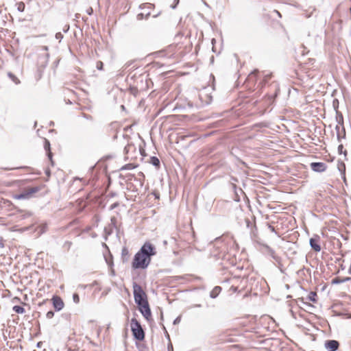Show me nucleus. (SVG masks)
<instances>
[{
	"label": "nucleus",
	"mask_w": 351,
	"mask_h": 351,
	"mask_svg": "<svg viewBox=\"0 0 351 351\" xmlns=\"http://www.w3.org/2000/svg\"><path fill=\"white\" fill-rule=\"evenodd\" d=\"M41 189V187L39 186L31 187L25 189L23 191H22L20 194L16 195V198L21 199H30L34 196V194L40 191Z\"/></svg>",
	"instance_id": "4"
},
{
	"label": "nucleus",
	"mask_w": 351,
	"mask_h": 351,
	"mask_svg": "<svg viewBox=\"0 0 351 351\" xmlns=\"http://www.w3.org/2000/svg\"><path fill=\"white\" fill-rule=\"evenodd\" d=\"M271 76V74L265 75L264 76V78H263V83H264L265 84L268 82V80L270 79Z\"/></svg>",
	"instance_id": "25"
},
{
	"label": "nucleus",
	"mask_w": 351,
	"mask_h": 351,
	"mask_svg": "<svg viewBox=\"0 0 351 351\" xmlns=\"http://www.w3.org/2000/svg\"><path fill=\"white\" fill-rule=\"evenodd\" d=\"M8 76L15 84H20V80L11 72L8 73Z\"/></svg>",
	"instance_id": "14"
},
{
	"label": "nucleus",
	"mask_w": 351,
	"mask_h": 351,
	"mask_svg": "<svg viewBox=\"0 0 351 351\" xmlns=\"http://www.w3.org/2000/svg\"><path fill=\"white\" fill-rule=\"evenodd\" d=\"M320 237L318 235H314L310 239L309 243L311 248L317 252L321 251V247L319 245Z\"/></svg>",
	"instance_id": "6"
},
{
	"label": "nucleus",
	"mask_w": 351,
	"mask_h": 351,
	"mask_svg": "<svg viewBox=\"0 0 351 351\" xmlns=\"http://www.w3.org/2000/svg\"><path fill=\"white\" fill-rule=\"evenodd\" d=\"M132 149H135L134 146L132 144H128L124 148V152L128 154Z\"/></svg>",
	"instance_id": "19"
},
{
	"label": "nucleus",
	"mask_w": 351,
	"mask_h": 351,
	"mask_svg": "<svg viewBox=\"0 0 351 351\" xmlns=\"http://www.w3.org/2000/svg\"><path fill=\"white\" fill-rule=\"evenodd\" d=\"M174 2L176 3V5H175L171 6V8H172L173 9L176 8V5H178V3H179V0H174Z\"/></svg>",
	"instance_id": "38"
},
{
	"label": "nucleus",
	"mask_w": 351,
	"mask_h": 351,
	"mask_svg": "<svg viewBox=\"0 0 351 351\" xmlns=\"http://www.w3.org/2000/svg\"><path fill=\"white\" fill-rule=\"evenodd\" d=\"M69 29V25H66L63 29V31L64 32H66Z\"/></svg>",
	"instance_id": "39"
},
{
	"label": "nucleus",
	"mask_w": 351,
	"mask_h": 351,
	"mask_svg": "<svg viewBox=\"0 0 351 351\" xmlns=\"http://www.w3.org/2000/svg\"><path fill=\"white\" fill-rule=\"evenodd\" d=\"M269 229L271 231V232H275V228L274 226H271V225H269Z\"/></svg>",
	"instance_id": "37"
},
{
	"label": "nucleus",
	"mask_w": 351,
	"mask_h": 351,
	"mask_svg": "<svg viewBox=\"0 0 351 351\" xmlns=\"http://www.w3.org/2000/svg\"><path fill=\"white\" fill-rule=\"evenodd\" d=\"M12 309L15 313L19 314H23V313H25L24 308L21 306H14Z\"/></svg>",
	"instance_id": "16"
},
{
	"label": "nucleus",
	"mask_w": 351,
	"mask_h": 351,
	"mask_svg": "<svg viewBox=\"0 0 351 351\" xmlns=\"http://www.w3.org/2000/svg\"><path fill=\"white\" fill-rule=\"evenodd\" d=\"M150 162L155 167H158L160 165V160L156 156L151 157Z\"/></svg>",
	"instance_id": "17"
},
{
	"label": "nucleus",
	"mask_w": 351,
	"mask_h": 351,
	"mask_svg": "<svg viewBox=\"0 0 351 351\" xmlns=\"http://www.w3.org/2000/svg\"><path fill=\"white\" fill-rule=\"evenodd\" d=\"M310 166L313 171L319 173L324 172L327 168L326 164L322 162H311Z\"/></svg>",
	"instance_id": "7"
},
{
	"label": "nucleus",
	"mask_w": 351,
	"mask_h": 351,
	"mask_svg": "<svg viewBox=\"0 0 351 351\" xmlns=\"http://www.w3.org/2000/svg\"><path fill=\"white\" fill-rule=\"evenodd\" d=\"M180 321H181V317H180V316H178V317H177L174 319V321H173V324H175V325H176V324H179V323L180 322Z\"/></svg>",
	"instance_id": "30"
},
{
	"label": "nucleus",
	"mask_w": 351,
	"mask_h": 351,
	"mask_svg": "<svg viewBox=\"0 0 351 351\" xmlns=\"http://www.w3.org/2000/svg\"><path fill=\"white\" fill-rule=\"evenodd\" d=\"M221 291V287L219 286L215 287L213 290L210 293V297L212 298H215L218 296Z\"/></svg>",
	"instance_id": "11"
},
{
	"label": "nucleus",
	"mask_w": 351,
	"mask_h": 351,
	"mask_svg": "<svg viewBox=\"0 0 351 351\" xmlns=\"http://www.w3.org/2000/svg\"><path fill=\"white\" fill-rule=\"evenodd\" d=\"M332 106L335 110V112H337V110H338V108H339V100L337 99H334L333 101H332Z\"/></svg>",
	"instance_id": "21"
},
{
	"label": "nucleus",
	"mask_w": 351,
	"mask_h": 351,
	"mask_svg": "<svg viewBox=\"0 0 351 351\" xmlns=\"http://www.w3.org/2000/svg\"><path fill=\"white\" fill-rule=\"evenodd\" d=\"M48 156H49V159L51 160V162L53 163V161H52V159H51L52 154H51V153L50 152L48 153Z\"/></svg>",
	"instance_id": "40"
},
{
	"label": "nucleus",
	"mask_w": 351,
	"mask_h": 351,
	"mask_svg": "<svg viewBox=\"0 0 351 351\" xmlns=\"http://www.w3.org/2000/svg\"><path fill=\"white\" fill-rule=\"evenodd\" d=\"M121 256L123 262H126L128 261V258L130 256L129 251L128 248L123 247L121 250Z\"/></svg>",
	"instance_id": "13"
},
{
	"label": "nucleus",
	"mask_w": 351,
	"mask_h": 351,
	"mask_svg": "<svg viewBox=\"0 0 351 351\" xmlns=\"http://www.w3.org/2000/svg\"><path fill=\"white\" fill-rule=\"evenodd\" d=\"M119 206V202H114V204H112L110 206V210H114V208H116L117 207H118Z\"/></svg>",
	"instance_id": "29"
},
{
	"label": "nucleus",
	"mask_w": 351,
	"mask_h": 351,
	"mask_svg": "<svg viewBox=\"0 0 351 351\" xmlns=\"http://www.w3.org/2000/svg\"><path fill=\"white\" fill-rule=\"evenodd\" d=\"M54 316V313L52 311H49L46 314V317L47 319H51Z\"/></svg>",
	"instance_id": "24"
},
{
	"label": "nucleus",
	"mask_w": 351,
	"mask_h": 351,
	"mask_svg": "<svg viewBox=\"0 0 351 351\" xmlns=\"http://www.w3.org/2000/svg\"><path fill=\"white\" fill-rule=\"evenodd\" d=\"M24 9H25V4L24 3H21L19 4V5H18V10L19 11L23 12Z\"/></svg>",
	"instance_id": "27"
},
{
	"label": "nucleus",
	"mask_w": 351,
	"mask_h": 351,
	"mask_svg": "<svg viewBox=\"0 0 351 351\" xmlns=\"http://www.w3.org/2000/svg\"><path fill=\"white\" fill-rule=\"evenodd\" d=\"M56 38L61 40L63 38V35L61 32H58L56 34Z\"/></svg>",
	"instance_id": "28"
},
{
	"label": "nucleus",
	"mask_w": 351,
	"mask_h": 351,
	"mask_svg": "<svg viewBox=\"0 0 351 351\" xmlns=\"http://www.w3.org/2000/svg\"><path fill=\"white\" fill-rule=\"evenodd\" d=\"M335 130L337 132V137L339 141H341L342 138H345L346 131L343 125H337L335 127Z\"/></svg>",
	"instance_id": "10"
},
{
	"label": "nucleus",
	"mask_w": 351,
	"mask_h": 351,
	"mask_svg": "<svg viewBox=\"0 0 351 351\" xmlns=\"http://www.w3.org/2000/svg\"><path fill=\"white\" fill-rule=\"evenodd\" d=\"M73 300L75 303H76V304L79 303V302H80L79 295L77 293H74L73 295Z\"/></svg>",
	"instance_id": "22"
},
{
	"label": "nucleus",
	"mask_w": 351,
	"mask_h": 351,
	"mask_svg": "<svg viewBox=\"0 0 351 351\" xmlns=\"http://www.w3.org/2000/svg\"><path fill=\"white\" fill-rule=\"evenodd\" d=\"M336 113V121L337 123V125H343V114L341 112H339V110H337V112H335Z\"/></svg>",
	"instance_id": "12"
},
{
	"label": "nucleus",
	"mask_w": 351,
	"mask_h": 351,
	"mask_svg": "<svg viewBox=\"0 0 351 351\" xmlns=\"http://www.w3.org/2000/svg\"><path fill=\"white\" fill-rule=\"evenodd\" d=\"M104 64L101 61L97 62L96 67L98 70H102L103 69Z\"/></svg>",
	"instance_id": "23"
},
{
	"label": "nucleus",
	"mask_w": 351,
	"mask_h": 351,
	"mask_svg": "<svg viewBox=\"0 0 351 351\" xmlns=\"http://www.w3.org/2000/svg\"><path fill=\"white\" fill-rule=\"evenodd\" d=\"M49 147H50L49 142L47 140H45V149H49Z\"/></svg>",
	"instance_id": "32"
},
{
	"label": "nucleus",
	"mask_w": 351,
	"mask_h": 351,
	"mask_svg": "<svg viewBox=\"0 0 351 351\" xmlns=\"http://www.w3.org/2000/svg\"><path fill=\"white\" fill-rule=\"evenodd\" d=\"M343 145H341H341H339L338 146V152H339V154H342V153H343V154H344V155H346V151L345 150L344 152H343Z\"/></svg>",
	"instance_id": "26"
},
{
	"label": "nucleus",
	"mask_w": 351,
	"mask_h": 351,
	"mask_svg": "<svg viewBox=\"0 0 351 351\" xmlns=\"http://www.w3.org/2000/svg\"><path fill=\"white\" fill-rule=\"evenodd\" d=\"M341 165L343 167V169H345V165L343 162H341Z\"/></svg>",
	"instance_id": "41"
},
{
	"label": "nucleus",
	"mask_w": 351,
	"mask_h": 351,
	"mask_svg": "<svg viewBox=\"0 0 351 351\" xmlns=\"http://www.w3.org/2000/svg\"><path fill=\"white\" fill-rule=\"evenodd\" d=\"M3 337L5 338V339L6 340V338H5V334H3Z\"/></svg>",
	"instance_id": "43"
},
{
	"label": "nucleus",
	"mask_w": 351,
	"mask_h": 351,
	"mask_svg": "<svg viewBox=\"0 0 351 351\" xmlns=\"http://www.w3.org/2000/svg\"><path fill=\"white\" fill-rule=\"evenodd\" d=\"M316 297H317V294L315 292H313V291H311L308 293V300L311 301V302H316Z\"/></svg>",
	"instance_id": "18"
},
{
	"label": "nucleus",
	"mask_w": 351,
	"mask_h": 351,
	"mask_svg": "<svg viewBox=\"0 0 351 351\" xmlns=\"http://www.w3.org/2000/svg\"><path fill=\"white\" fill-rule=\"evenodd\" d=\"M53 306L56 311H61L64 306L63 300L59 296H53L52 298Z\"/></svg>",
	"instance_id": "8"
},
{
	"label": "nucleus",
	"mask_w": 351,
	"mask_h": 351,
	"mask_svg": "<svg viewBox=\"0 0 351 351\" xmlns=\"http://www.w3.org/2000/svg\"><path fill=\"white\" fill-rule=\"evenodd\" d=\"M86 12H87V14H89V15L92 14V13H93V9H92V8H89L87 10Z\"/></svg>",
	"instance_id": "36"
},
{
	"label": "nucleus",
	"mask_w": 351,
	"mask_h": 351,
	"mask_svg": "<svg viewBox=\"0 0 351 351\" xmlns=\"http://www.w3.org/2000/svg\"><path fill=\"white\" fill-rule=\"evenodd\" d=\"M139 311L143 315V317L149 320L152 317V312L149 306L148 301L144 302L143 303H140L138 305Z\"/></svg>",
	"instance_id": "5"
},
{
	"label": "nucleus",
	"mask_w": 351,
	"mask_h": 351,
	"mask_svg": "<svg viewBox=\"0 0 351 351\" xmlns=\"http://www.w3.org/2000/svg\"><path fill=\"white\" fill-rule=\"evenodd\" d=\"M332 284L333 285H337L340 283H343L342 278L339 277H336L332 280Z\"/></svg>",
	"instance_id": "20"
},
{
	"label": "nucleus",
	"mask_w": 351,
	"mask_h": 351,
	"mask_svg": "<svg viewBox=\"0 0 351 351\" xmlns=\"http://www.w3.org/2000/svg\"><path fill=\"white\" fill-rule=\"evenodd\" d=\"M324 346L328 351H336L339 347V343L336 340H328Z\"/></svg>",
	"instance_id": "9"
},
{
	"label": "nucleus",
	"mask_w": 351,
	"mask_h": 351,
	"mask_svg": "<svg viewBox=\"0 0 351 351\" xmlns=\"http://www.w3.org/2000/svg\"><path fill=\"white\" fill-rule=\"evenodd\" d=\"M269 253H270L271 256L274 258H275V252H274L273 250L269 249Z\"/></svg>",
	"instance_id": "33"
},
{
	"label": "nucleus",
	"mask_w": 351,
	"mask_h": 351,
	"mask_svg": "<svg viewBox=\"0 0 351 351\" xmlns=\"http://www.w3.org/2000/svg\"><path fill=\"white\" fill-rule=\"evenodd\" d=\"M257 70H254V71H252L250 75H249V77H252L256 73H257Z\"/></svg>",
	"instance_id": "35"
},
{
	"label": "nucleus",
	"mask_w": 351,
	"mask_h": 351,
	"mask_svg": "<svg viewBox=\"0 0 351 351\" xmlns=\"http://www.w3.org/2000/svg\"><path fill=\"white\" fill-rule=\"evenodd\" d=\"M130 327L135 339L143 341L145 339V332L140 322L136 318L131 319Z\"/></svg>",
	"instance_id": "2"
},
{
	"label": "nucleus",
	"mask_w": 351,
	"mask_h": 351,
	"mask_svg": "<svg viewBox=\"0 0 351 351\" xmlns=\"http://www.w3.org/2000/svg\"><path fill=\"white\" fill-rule=\"evenodd\" d=\"M133 293L135 302L138 305L147 301V295L142 287L136 282L133 283Z\"/></svg>",
	"instance_id": "3"
},
{
	"label": "nucleus",
	"mask_w": 351,
	"mask_h": 351,
	"mask_svg": "<svg viewBox=\"0 0 351 351\" xmlns=\"http://www.w3.org/2000/svg\"><path fill=\"white\" fill-rule=\"evenodd\" d=\"M29 216H31V213H26L21 215V219H25V218L28 217Z\"/></svg>",
	"instance_id": "31"
},
{
	"label": "nucleus",
	"mask_w": 351,
	"mask_h": 351,
	"mask_svg": "<svg viewBox=\"0 0 351 351\" xmlns=\"http://www.w3.org/2000/svg\"><path fill=\"white\" fill-rule=\"evenodd\" d=\"M111 221H115V218H114V217L112 218V219H111Z\"/></svg>",
	"instance_id": "42"
},
{
	"label": "nucleus",
	"mask_w": 351,
	"mask_h": 351,
	"mask_svg": "<svg viewBox=\"0 0 351 351\" xmlns=\"http://www.w3.org/2000/svg\"><path fill=\"white\" fill-rule=\"evenodd\" d=\"M156 254L154 246L149 242H146L140 250L134 255L132 261V268L145 269L151 262V256Z\"/></svg>",
	"instance_id": "1"
},
{
	"label": "nucleus",
	"mask_w": 351,
	"mask_h": 351,
	"mask_svg": "<svg viewBox=\"0 0 351 351\" xmlns=\"http://www.w3.org/2000/svg\"><path fill=\"white\" fill-rule=\"evenodd\" d=\"M136 166L134 165V164L132 163H128V164H126L124 166H123L121 168V171H123V170H132V169H134V168H136Z\"/></svg>",
	"instance_id": "15"
},
{
	"label": "nucleus",
	"mask_w": 351,
	"mask_h": 351,
	"mask_svg": "<svg viewBox=\"0 0 351 351\" xmlns=\"http://www.w3.org/2000/svg\"><path fill=\"white\" fill-rule=\"evenodd\" d=\"M349 280H351V277H346V278H342L343 282H347Z\"/></svg>",
	"instance_id": "34"
}]
</instances>
